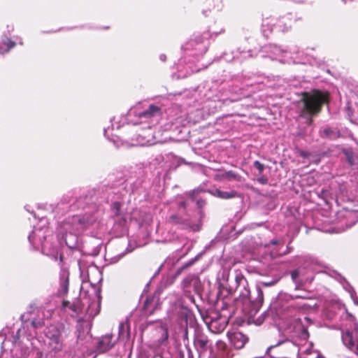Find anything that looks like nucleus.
I'll return each mask as SVG.
<instances>
[{"instance_id": "1", "label": "nucleus", "mask_w": 358, "mask_h": 358, "mask_svg": "<svg viewBox=\"0 0 358 358\" xmlns=\"http://www.w3.org/2000/svg\"><path fill=\"white\" fill-rule=\"evenodd\" d=\"M94 197L92 195H86L85 198L80 197L76 201L75 206L82 208L85 213L69 217L59 224V241H53L55 237L48 227H35L28 236L33 248L35 250L41 249L43 255L55 260H57L58 257L62 260L60 246L62 243L70 248H76L78 241V234L98 219L101 208L96 203Z\"/></svg>"}, {"instance_id": "2", "label": "nucleus", "mask_w": 358, "mask_h": 358, "mask_svg": "<svg viewBox=\"0 0 358 358\" xmlns=\"http://www.w3.org/2000/svg\"><path fill=\"white\" fill-rule=\"evenodd\" d=\"M201 192L204 193L201 189H195L177 195L171 204L176 213L169 217L168 223L182 229L199 231L204 216L202 208L206 203L205 199L199 196Z\"/></svg>"}, {"instance_id": "3", "label": "nucleus", "mask_w": 358, "mask_h": 358, "mask_svg": "<svg viewBox=\"0 0 358 358\" xmlns=\"http://www.w3.org/2000/svg\"><path fill=\"white\" fill-rule=\"evenodd\" d=\"M236 289L232 287L224 289L220 292V295L226 291L227 294H232L234 292H238V296L235 299L237 307H241L243 312L248 317L250 323L261 325L265 320L267 313L263 312L256 317L264 301V294L259 286L256 288V296H250V289L248 288V282L241 272L236 271L234 276Z\"/></svg>"}, {"instance_id": "4", "label": "nucleus", "mask_w": 358, "mask_h": 358, "mask_svg": "<svg viewBox=\"0 0 358 358\" xmlns=\"http://www.w3.org/2000/svg\"><path fill=\"white\" fill-rule=\"evenodd\" d=\"M308 298V296L303 294H288L287 293H280L277 298L276 313L282 320V327L286 333L292 334V339L296 337L301 341H306L309 337L306 324L300 317L295 315L299 306L294 301L295 299Z\"/></svg>"}, {"instance_id": "5", "label": "nucleus", "mask_w": 358, "mask_h": 358, "mask_svg": "<svg viewBox=\"0 0 358 358\" xmlns=\"http://www.w3.org/2000/svg\"><path fill=\"white\" fill-rule=\"evenodd\" d=\"M87 281L84 282L81 286L80 292L81 294L85 293L89 296L87 300V313L89 315H92V309L94 307H96L98 310L94 313L97 314L99 311L101 304V289L98 287L96 283L101 280V272L96 266H90L87 271Z\"/></svg>"}, {"instance_id": "6", "label": "nucleus", "mask_w": 358, "mask_h": 358, "mask_svg": "<svg viewBox=\"0 0 358 358\" xmlns=\"http://www.w3.org/2000/svg\"><path fill=\"white\" fill-rule=\"evenodd\" d=\"M327 95L320 91L303 94L302 99L299 102V116L306 120L308 125L313 124L312 116L320 111L322 105L327 101Z\"/></svg>"}, {"instance_id": "7", "label": "nucleus", "mask_w": 358, "mask_h": 358, "mask_svg": "<svg viewBox=\"0 0 358 358\" xmlns=\"http://www.w3.org/2000/svg\"><path fill=\"white\" fill-rule=\"evenodd\" d=\"M45 336L48 339V346L54 353L66 352L69 341L72 337L71 332L62 323L51 324L47 328Z\"/></svg>"}, {"instance_id": "8", "label": "nucleus", "mask_w": 358, "mask_h": 358, "mask_svg": "<svg viewBox=\"0 0 358 358\" xmlns=\"http://www.w3.org/2000/svg\"><path fill=\"white\" fill-rule=\"evenodd\" d=\"M160 115V108L152 104L150 105L147 109L141 111H138L137 109L131 108L128 113V116L129 117L134 116L137 118L136 120H130L131 124L137 125L146 122L148 124L147 128L149 131L151 130L152 126L155 125L158 122Z\"/></svg>"}, {"instance_id": "9", "label": "nucleus", "mask_w": 358, "mask_h": 358, "mask_svg": "<svg viewBox=\"0 0 358 358\" xmlns=\"http://www.w3.org/2000/svg\"><path fill=\"white\" fill-rule=\"evenodd\" d=\"M273 358H299V344L289 339L279 341L275 345L268 349Z\"/></svg>"}, {"instance_id": "10", "label": "nucleus", "mask_w": 358, "mask_h": 358, "mask_svg": "<svg viewBox=\"0 0 358 358\" xmlns=\"http://www.w3.org/2000/svg\"><path fill=\"white\" fill-rule=\"evenodd\" d=\"M208 32H204L201 36H197L187 41L182 48L185 51V54L189 57H199L203 55L208 49V41L210 38Z\"/></svg>"}, {"instance_id": "11", "label": "nucleus", "mask_w": 358, "mask_h": 358, "mask_svg": "<svg viewBox=\"0 0 358 358\" xmlns=\"http://www.w3.org/2000/svg\"><path fill=\"white\" fill-rule=\"evenodd\" d=\"M294 22V19L291 14H287L279 19L274 17H264L262 27L264 32L272 31L275 29L278 31H288Z\"/></svg>"}, {"instance_id": "12", "label": "nucleus", "mask_w": 358, "mask_h": 358, "mask_svg": "<svg viewBox=\"0 0 358 358\" xmlns=\"http://www.w3.org/2000/svg\"><path fill=\"white\" fill-rule=\"evenodd\" d=\"M342 341L348 349L358 355V323H354L352 331L347 330L342 334Z\"/></svg>"}, {"instance_id": "13", "label": "nucleus", "mask_w": 358, "mask_h": 358, "mask_svg": "<svg viewBox=\"0 0 358 358\" xmlns=\"http://www.w3.org/2000/svg\"><path fill=\"white\" fill-rule=\"evenodd\" d=\"M154 342L157 347L161 348L162 350L168 348L169 331L168 326L166 323L161 324L155 328Z\"/></svg>"}, {"instance_id": "14", "label": "nucleus", "mask_w": 358, "mask_h": 358, "mask_svg": "<svg viewBox=\"0 0 358 358\" xmlns=\"http://www.w3.org/2000/svg\"><path fill=\"white\" fill-rule=\"evenodd\" d=\"M117 342V338L113 334H107L100 338L96 345L98 353H104L112 349Z\"/></svg>"}, {"instance_id": "15", "label": "nucleus", "mask_w": 358, "mask_h": 358, "mask_svg": "<svg viewBox=\"0 0 358 358\" xmlns=\"http://www.w3.org/2000/svg\"><path fill=\"white\" fill-rule=\"evenodd\" d=\"M160 302L159 297L157 294H154L148 297L144 302L142 314L144 316H149L153 314L158 308H159Z\"/></svg>"}, {"instance_id": "16", "label": "nucleus", "mask_w": 358, "mask_h": 358, "mask_svg": "<svg viewBox=\"0 0 358 358\" xmlns=\"http://www.w3.org/2000/svg\"><path fill=\"white\" fill-rule=\"evenodd\" d=\"M82 302L79 299H76L72 302L63 301L62 309L71 317H76L82 311Z\"/></svg>"}, {"instance_id": "17", "label": "nucleus", "mask_w": 358, "mask_h": 358, "mask_svg": "<svg viewBox=\"0 0 358 358\" xmlns=\"http://www.w3.org/2000/svg\"><path fill=\"white\" fill-rule=\"evenodd\" d=\"M228 337L231 343L238 350L242 349L248 341V336L240 331L229 333Z\"/></svg>"}, {"instance_id": "18", "label": "nucleus", "mask_w": 358, "mask_h": 358, "mask_svg": "<svg viewBox=\"0 0 358 358\" xmlns=\"http://www.w3.org/2000/svg\"><path fill=\"white\" fill-rule=\"evenodd\" d=\"M69 285V272L65 268H62L59 272V287L58 294L61 296L67 294Z\"/></svg>"}, {"instance_id": "19", "label": "nucleus", "mask_w": 358, "mask_h": 358, "mask_svg": "<svg viewBox=\"0 0 358 358\" xmlns=\"http://www.w3.org/2000/svg\"><path fill=\"white\" fill-rule=\"evenodd\" d=\"M194 345L198 353L201 355L207 351L210 346V341L204 334H198L194 338Z\"/></svg>"}, {"instance_id": "20", "label": "nucleus", "mask_w": 358, "mask_h": 358, "mask_svg": "<svg viewBox=\"0 0 358 358\" xmlns=\"http://www.w3.org/2000/svg\"><path fill=\"white\" fill-rule=\"evenodd\" d=\"M155 136L152 132L147 134L146 131H144L143 134H138L136 135V138H133V145L144 146L148 145H152L155 143Z\"/></svg>"}, {"instance_id": "21", "label": "nucleus", "mask_w": 358, "mask_h": 358, "mask_svg": "<svg viewBox=\"0 0 358 358\" xmlns=\"http://www.w3.org/2000/svg\"><path fill=\"white\" fill-rule=\"evenodd\" d=\"M130 336L129 324L127 321L122 322L118 327V336L117 340L127 341Z\"/></svg>"}, {"instance_id": "22", "label": "nucleus", "mask_w": 358, "mask_h": 358, "mask_svg": "<svg viewBox=\"0 0 358 358\" xmlns=\"http://www.w3.org/2000/svg\"><path fill=\"white\" fill-rule=\"evenodd\" d=\"M268 52L271 53V57L273 59H277L280 57H285L288 53L287 50H282L280 47L276 45H271L268 47Z\"/></svg>"}, {"instance_id": "23", "label": "nucleus", "mask_w": 358, "mask_h": 358, "mask_svg": "<svg viewBox=\"0 0 358 358\" xmlns=\"http://www.w3.org/2000/svg\"><path fill=\"white\" fill-rule=\"evenodd\" d=\"M210 193L212 195H213L216 197H218L220 199H224L234 198L237 194L236 192H235V191L225 192V191H222V190H220L218 189L211 191Z\"/></svg>"}, {"instance_id": "24", "label": "nucleus", "mask_w": 358, "mask_h": 358, "mask_svg": "<svg viewBox=\"0 0 358 358\" xmlns=\"http://www.w3.org/2000/svg\"><path fill=\"white\" fill-rule=\"evenodd\" d=\"M15 45V42H13L7 37L2 38V44L0 45V54H4L8 52Z\"/></svg>"}, {"instance_id": "25", "label": "nucleus", "mask_w": 358, "mask_h": 358, "mask_svg": "<svg viewBox=\"0 0 358 358\" xmlns=\"http://www.w3.org/2000/svg\"><path fill=\"white\" fill-rule=\"evenodd\" d=\"M345 155L349 164L355 169H358V155L350 151H345Z\"/></svg>"}, {"instance_id": "26", "label": "nucleus", "mask_w": 358, "mask_h": 358, "mask_svg": "<svg viewBox=\"0 0 358 358\" xmlns=\"http://www.w3.org/2000/svg\"><path fill=\"white\" fill-rule=\"evenodd\" d=\"M299 348H300L299 355H301V357L312 355V353L315 352L313 350L312 343H308L307 345L299 346Z\"/></svg>"}, {"instance_id": "27", "label": "nucleus", "mask_w": 358, "mask_h": 358, "mask_svg": "<svg viewBox=\"0 0 358 358\" xmlns=\"http://www.w3.org/2000/svg\"><path fill=\"white\" fill-rule=\"evenodd\" d=\"M337 275H338V278H340L341 280H343L345 282H346L347 284H348V282L346 281V280L343 277H342L340 274H337ZM348 285L350 287V290H349V292H350L351 298L352 299L355 303L358 305V296L356 295V293L353 290L352 287H351L349 285Z\"/></svg>"}, {"instance_id": "28", "label": "nucleus", "mask_w": 358, "mask_h": 358, "mask_svg": "<svg viewBox=\"0 0 358 358\" xmlns=\"http://www.w3.org/2000/svg\"><path fill=\"white\" fill-rule=\"evenodd\" d=\"M220 24L221 26L220 29L219 31L216 30L213 27H210V29L208 31V32L210 34V37H213V36H217L220 34H222V33H224V27L222 26V22H220Z\"/></svg>"}, {"instance_id": "29", "label": "nucleus", "mask_w": 358, "mask_h": 358, "mask_svg": "<svg viewBox=\"0 0 358 358\" xmlns=\"http://www.w3.org/2000/svg\"><path fill=\"white\" fill-rule=\"evenodd\" d=\"M220 24L221 26L220 29L219 31L216 30L213 27H210V29L208 31V32L210 34V37H213V36H217L220 34H222V33H224V27L222 26V22H220Z\"/></svg>"}, {"instance_id": "30", "label": "nucleus", "mask_w": 358, "mask_h": 358, "mask_svg": "<svg viewBox=\"0 0 358 358\" xmlns=\"http://www.w3.org/2000/svg\"><path fill=\"white\" fill-rule=\"evenodd\" d=\"M120 208H121V203L118 201H115L113 203L111 206V209L113 210V213L116 217H118L120 215Z\"/></svg>"}, {"instance_id": "31", "label": "nucleus", "mask_w": 358, "mask_h": 358, "mask_svg": "<svg viewBox=\"0 0 358 358\" xmlns=\"http://www.w3.org/2000/svg\"><path fill=\"white\" fill-rule=\"evenodd\" d=\"M253 165L258 170L259 174L262 173L265 169V166L259 161L254 162Z\"/></svg>"}, {"instance_id": "32", "label": "nucleus", "mask_w": 358, "mask_h": 358, "mask_svg": "<svg viewBox=\"0 0 358 358\" xmlns=\"http://www.w3.org/2000/svg\"><path fill=\"white\" fill-rule=\"evenodd\" d=\"M299 276V271L297 269L291 271V278L294 282L297 283V280Z\"/></svg>"}, {"instance_id": "33", "label": "nucleus", "mask_w": 358, "mask_h": 358, "mask_svg": "<svg viewBox=\"0 0 358 358\" xmlns=\"http://www.w3.org/2000/svg\"><path fill=\"white\" fill-rule=\"evenodd\" d=\"M127 222V220L125 217H120L117 221H116L115 225L120 226V227L123 229L125 227Z\"/></svg>"}, {"instance_id": "34", "label": "nucleus", "mask_w": 358, "mask_h": 358, "mask_svg": "<svg viewBox=\"0 0 358 358\" xmlns=\"http://www.w3.org/2000/svg\"><path fill=\"white\" fill-rule=\"evenodd\" d=\"M43 324V322L41 320H32L31 322V326L34 329H37V328L42 327Z\"/></svg>"}, {"instance_id": "35", "label": "nucleus", "mask_w": 358, "mask_h": 358, "mask_svg": "<svg viewBox=\"0 0 358 358\" xmlns=\"http://www.w3.org/2000/svg\"><path fill=\"white\" fill-rule=\"evenodd\" d=\"M257 181L262 185H266L268 183V178L262 176L257 178Z\"/></svg>"}, {"instance_id": "36", "label": "nucleus", "mask_w": 358, "mask_h": 358, "mask_svg": "<svg viewBox=\"0 0 358 358\" xmlns=\"http://www.w3.org/2000/svg\"><path fill=\"white\" fill-rule=\"evenodd\" d=\"M275 284V281H273V280L261 282V285L263 287H270V286L274 285Z\"/></svg>"}, {"instance_id": "37", "label": "nucleus", "mask_w": 358, "mask_h": 358, "mask_svg": "<svg viewBox=\"0 0 358 358\" xmlns=\"http://www.w3.org/2000/svg\"><path fill=\"white\" fill-rule=\"evenodd\" d=\"M331 129L329 128H327V129H324L323 131H322V136H327V137H329L330 136V134L331 133Z\"/></svg>"}, {"instance_id": "38", "label": "nucleus", "mask_w": 358, "mask_h": 358, "mask_svg": "<svg viewBox=\"0 0 358 358\" xmlns=\"http://www.w3.org/2000/svg\"><path fill=\"white\" fill-rule=\"evenodd\" d=\"M20 331H21V329H19L17 332H16V335L13 336V343H17L20 336Z\"/></svg>"}, {"instance_id": "39", "label": "nucleus", "mask_w": 358, "mask_h": 358, "mask_svg": "<svg viewBox=\"0 0 358 358\" xmlns=\"http://www.w3.org/2000/svg\"><path fill=\"white\" fill-rule=\"evenodd\" d=\"M317 357H318V354L315 351L314 352H313L312 355L301 357V358H317Z\"/></svg>"}, {"instance_id": "40", "label": "nucleus", "mask_w": 358, "mask_h": 358, "mask_svg": "<svg viewBox=\"0 0 358 358\" xmlns=\"http://www.w3.org/2000/svg\"><path fill=\"white\" fill-rule=\"evenodd\" d=\"M323 63H324L323 61H322V60L317 61L315 59H313V61L311 62L312 65H317V66H320V67L322 66V64Z\"/></svg>"}, {"instance_id": "41", "label": "nucleus", "mask_w": 358, "mask_h": 358, "mask_svg": "<svg viewBox=\"0 0 358 358\" xmlns=\"http://www.w3.org/2000/svg\"><path fill=\"white\" fill-rule=\"evenodd\" d=\"M300 156L303 158H307L308 157V153L305 151H301Z\"/></svg>"}, {"instance_id": "42", "label": "nucleus", "mask_w": 358, "mask_h": 358, "mask_svg": "<svg viewBox=\"0 0 358 358\" xmlns=\"http://www.w3.org/2000/svg\"><path fill=\"white\" fill-rule=\"evenodd\" d=\"M194 261H195V259H192V260H191L189 262H188L187 264H186L185 265H184V266H182V268L188 267V266H189L192 265V264H194Z\"/></svg>"}, {"instance_id": "43", "label": "nucleus", "mask_w": 358, "mask_h": 358, "mask_svg": "<svg viewBox=\"0 0 358 358\" xmlns=\"http://www.w3.org/2000/svg\"><path fill=\"white\" fill-rule=\"evenodd\" d=\"M187 358H194L192 352L190 350H188Z\"/></svg>"}, {"instance_id": "44", "label": "nucleus", "mask_w": 358, "mask_h": 358, "mask_svg": "<svg viewBox=\"0 0 358 358\" xmlns=\"http://www.w3.org/2000/svg\"><path fill=\"white\" fill-rule=\"evenodd\" d=\"M159 59L160 60H162V62H164L166 61V56L165 55H161L159 56Z\"/></svg>"}, {"instance_id": "45", "label": "nucleus", "mask_w": 358, "mask_h": 358, "mask_svg": "<svg viewBox=\"0 0 358 358\" xmlns=\"http://www.w3.org/2000/svg\"><path fill=\"white\" fill-rule=\"evenodd\" d=\"M224 59L226 61H231V59L227 57V55H225V56H224ZM235 59H236V56H234L233 58L231 59V60H235Z\"/></svg>"}, {"instance_id": "46", "label": "nucleus", "mask_w": 358, "mask_h": 358, "mask_svg": "<svg viewBox=\"0 0 358 358\" xmlns=\"http://www.w3.org/2000/svg\"><path fill=\"white\" fill-rule=\"evenodd\" d=\"M279 241L278 240L273 239L271 241V243L273 245H277L278 244Z\"/></svg>"}, {"instance_id": "47", "label": "nucleus", "mask_w": 358, "mask_h": 358, "mask_svg": "<svg viewBox=\"0 0 358 358\" xmlns=\"http://www.w3.org/2000/svg\"><path fill=\"white\" fill-rule=\"evenodd\" d=\"M227 174L232 178H234L235 177V175L234 173H233L231 171H229L227 173Z\"/></svg>"}, {"instance_id": "48", "label": "nucleus", "mask_w": 358, "mask_h": 358, "mask_svg": "<svg viewBox=\"0 0 358 358\" xmlns=\"http://www.w3.org/2000/svg\"><path fill=\"white\" fill-rule=\"evenodd\" d=\"M303 319H304V320L306 322V323H309V322H310V319H309L308 317H304V318H303Z\"/></svg>"}, {"instance_id": "49", "label": "nucleus", "mask_w": 358, "mask_h": 358, "mask_svg": "<svg viewBox=\"0 0 358 358\" xmlns=\"http://www.w3.org/2000/svg\"><path fill=\"white\" fill-rule=\"evenodd\" d=\"M28 207H29L28 206H25L26 210H27L28 212H30L31 213H32L33 212H32V211H31V210L29 209V208H28Z\"/></svg>"}, {"instance_id": "50", "label": "nucleus", "mask_w": 358, "mask_h": 358, "mask_svg": "<svg viewBox=\"0 0 358 358\" xmlns=\"http://www.w3.org/2000/svg\"><path fill=\"white\" fill-rule=\"evenodd\" d=\"M80 276H81V278H84V272L83 271H81Z\"/></svg>"}, {"instance_id": "51", "label": "nucleus", "mask_w": 358, "mask_h": 358, "mask_svg": "<svg viewBox=\"0 0 358 358\" xmlns=\"http://www.w3.org/2000/svg\"><path fill=\"white\" fill-rule=\"evenodd\" d=\"M156 358H158V357H156ZM159 358H162V357H159Z\"/></svg>"}]
</instances>
